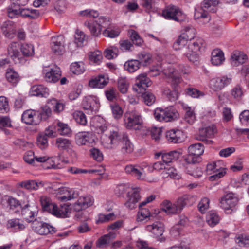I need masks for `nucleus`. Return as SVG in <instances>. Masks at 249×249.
<instances>
[{
  "label": "nucleus",
  "mask_w": 249,
  "mask_h": 249,
  "mask_svg": "<svg viewBox=\"0 0 249 249\" xmlns=\"http://www.w3.org/2000/svg\"><path fill=\"white\" fill-rule=\"evenodd\" d=\"M188 41L184 37L180 35L173 44V48L176 50H182L184 55L193 63L198 61L199 52L204 45V41L201 38H197L193 41H189L187 47H185Z\"/></svg>",
  "instance_id": "nucleus-1"
},
{
  "label": "nucleus",
  "mask_w": 249,
  "mask_h": 249,
  "mask_svg": "<svg viewBox=\"0 0 249 249\" xmlns=\"http://www.w3.org/2000/svg\"><path fill=\"white\" fill-rule=\"evenodd\" d=\"M40 202L43 211L57 217H67L70 213V209L66 205H61L58 207L56 204L52 202L51 199L47 196H42L40 197Z\"/></svg>",
  "instance_id": "nucleus-2"
},
{
  "label": "nucleus",
  "mask_w": 249,
  "mask_h": 249,
  "mask_svg": "<svg viewBox=\"0 0 249 249\" xmlns=\"http://www.w3.org/2000/svg\"><path fill=\"white\" fill-rule=\"evenodd\" d=\"M219 3L218 0H203L200 8L195 9L194 17L196 19L203 18L205 23L210 20L208 12L215 13L217 10V5Z\"/></svg>",
  "instance_id": "nucleus-3"
},
{
  "label": "nucleus",
  "mask_w": 249,
  "mask_h": 249,
  "mask_svg": "<svg viewBox=\"0 0 249 249\" xmlns=\"http://www.w3.org/2000/svg\"><path fill=\"white\" fill-rule=\"evenodd\" d=\"M190 196L189 195H184L179 197L174 203L168 200H164L162 202V210L167 214H176L181 212Z\"/></svg>",
  "instance_id": "nucleus-4"
},
{
  "label": "nucleus",
  "mask_w": 249,
  "mask_h": 249,
  "mask_svg": "<svg viewBox=\"0 0 249 249\" xmlns=\"http://www.w3.org/2000/svg\"><path fill=\"white\" fill-rule=\"evenodd\" d=\"M124 120L125 127L129 130L139 129L142 123L141 115L135 110L127 111Z\"/></svg>",
  "instance_id": "nucleus-5"
},
{
  "label": "nucleus",
  "mask_w": 249,
  "mask_h": 249,
  "mask_svg": "<svg viewBox=\"0 0 249 249\" xmlns=\"http://www.w3.org/2000/svg\"><path fill=\"white\" fill-rule=\"evenodd\" d=\"M154 116L157 121L169 122L173 121L178 118V113L173 107H167L165 109L158 107L154 110Z\"/></svg>",
  "instance_id": "nucleus-6"
},
{
  "label": "nucleus",
  "mask_w": 249,
  "mask_h": 249,
  "mask_svg": "<svg viewBox=\"0 0 249 249\" xmlns=\"http://www.w3.org/2000/svg\"><path fill=\"white\" fill-rule=\"evenodd\" d=\"M162 15L165 19L178 22H183L186 18V15L178 7L173 5L166 6L162 11Z\"/></svg>",
  "instance_id": "nucleus-7"
},
{
  "label": "nucleus",
  "mask_w": 249,
  "mask_h": 249,
  "mask_svg": "<svg viewBox=\"0 0 249 249\" xmlns=\"http://www.w3.org/2000/svg\"><path fill=\"white\" fill-rule=\"evenodd\" d=\"M188 153L185 160L189 164H196L201 161L200 156L204 151V146L201 143H197L191 145L188 147Z\"/></svg>",
  "instance_id": "nucleus-8"
},
{
  "label": "nucleus",
  "mask_w": 249,
  "mask_h": 249,
  "mask_svg": "<svg viewBox=\"0 0 249 249\" xmlns=\"http://www.w3.org/2000/svg\"><path fill=\"white\" fill-rule=\"evenodd\" d=\"M123 135L117 128L110 129L108 136L106 135L102 138L103 145L107 149L115 148L118 143L123 140Z\"/></svg>",
  "instance_id": "nucleus-9"
},
{
  "label": "nucleus",
  "mask_w": 249,
  "mask_h": 249,
  "mask_svg": "<svg viewBox=\"0 0 249 249\" xmlns=\"http://www.w3.org/2000/svg\"><path fill=\"white\" fill-rule=\"evenodd\" d=\"M238 202V198L235 194L229 193L224 195L220 200V207L227 213H231Z\"/></svg>",
  "instance_id": "nucleus-10"
},
{
  "label": "nucleus",
  "mask_w": 249,
  "mask_h": 249,
  "mask_svg": "<svg viewBox=\"0 0 249 249\" xmlns=\"http://www.w3.org/2000/svg\"><path fill=\"white\" fill-rule=\"evenodd\" d=\"M32 228L35 232L41 235L53 234L56 231L55 228L48 223L38 220L33 221Z\"/></svg>",
  "instance_id": "nucleus-11"
},
{
  "label": "nucleus",
  "mask_w": 249,
  "mask_h": 249,
  "mask_svg": "<svg viewBox=\"0 0 249 249\" xmlns=\"http://www.w3.org/2000/svg\"><path fill=\"white\" fill-rule=\"evenodd\" d=\"M83 108L87 111V113H96L100 107V102L97 97L89 95L86 96L82 104Z\"/></svg>",
  "instance_id": "nucleus-12"
},
{
  "label": "nucleus",
  "mask_w": 249,
  "mask_h": 249,
  "mask_svg": "<svg viewBox=\"0 0 249 249\" xmlns=\"http://www.w3.org/2000/svg\"><path fill=\"white\" fill-rule=\"evenodd\" d=\"M19 45L16 42L10 43L7 48L8 55L16 64H24L26 60L20 54L18 49Z\"/></svg>",
  "instance_id": "nucleus-13"
},
{
  "label": "nucleus",
  "mask_w": 249,
  "mask_h": 249,
  "mask_svg": "<svg viewBox=\"0 0 249 249\" xmlns=\"http://www.w3.org/2000/svg\"><path fill=\"white\" fill-rule=\"evenodd\" d=\"M43 72L45 81L49 83L57 82L61 76L60 68L55 65L52 67L46 68L44 70Z\"/></svg>",
  "instance_id": "nucleus-14"
},
{
  "label": "nucleus",
  "mask_w": 249,
  "mask_h": 249,
  "mask_svg": "<svg viewBox=\"0 0 249 249\" xmlns=\"http://www.w3.org/2000/svg\"><path fill=\"white\" fill-rule=\"evenodd\" d=\"M232 81L231 77L223 76L213 78L210 82V86L214 91H218L222 90L225 87L230 85Z\"/></svg>",
  "instance_id": "nucleus-15"
},
{
  "label": "nucleus",
  "mask_w": 249,
  "mask_h": 249,
  "mask_svg": "<svg viewBox=\"0 0 249 249\" xmlns=\"http://www.w3.org/2000/svg\"><path fill=\"white\" fill-rule=\"evenodd\" d=\"M78 196L77 191L72 189L63 187L59 189L56 194V198L58 200L66 202L77 198Z\"/></svg>",
  "instance_id": "nucleus-16"
},
{
  "label": "nucleus",
  "mask_w": 249,
  "mask_h": 249,
  "mask_svg": "<svg viewBox=\"0 0 249 249\" xmlns=\"http://www.w3.org/2000/svg\"><path fill=\"white\" fill-rule=\"evenodd\" d=\"M51 48L54 53L61 55L65 52V38L59 35L52 37Z\"/></svg>",
  "instance_id": "nucleus-17"
},
{
  "label": "nucleus",
  "mask_w": 249,
  "mask_h": 249,
  "mask_svg": "<svg viewBox=\"0 0 249 249\" xmlns=\"http://www.w3.org/2000/svg\"><path fill=\"white\" fill-rule=\"evenodd\" d=\"M38 213L37 207L35 205H25L22 209L21 213L23 218L28 222L33 223Z\"/></svg>",
  "instance_id": "nucleus-18"
},
{
  "label": "nucleus",
  "mask_w": 249,
  "mask_h": 249,
  "mask_svg": "<svg viewBox=\"0 0 249 249\" xmlns=\"http://www.w3.org/2000/svg\"><path fill=\"white\" fill-rule=\"evenodd\" d=\"M21 120L29 125H36L39 124L36 110L28 109L24 111L21 116Z\"/></svg>",
  "instance_id": "nucleus-19"
},
{
  "label": "nucleus",
  "mask_w": 249,
  "mask_h": 249,
  "mask_svg": "<svg viewBox=\"0 0 249 249\" xmlns=\"http://www.w3.org/2000/svg\"><path fill=\"white\" fill-rule=\"evenodd\" d=\"M139 191L140 189L137 188L127 193L128 199L125 203V206L127 208L130 209H133L136 207V204L140 199Z\"/></svg>",
  "instance_id": "nucleus-20"
},
{
  "label": "nucleus",
  "mask_w": 249,
  "mask_h": 249,
  "mask_svg": "<svg viewBox=\"0 0 249 249\" xmlns=\"http://www.w3.org/2000/svg\"><path fill=\"white\" fill-rule=\"evenodd\" d=\"M144 167L143 165L142 166L139 165H133L132 164L128 165L125 167V172L130 174L138 179H143L145 177V174L143 172Z\"/></svg>",
  "instance_id": "nucleus-21"
},
{
  "label": "nucleus",
  "mask_w": 249,
  "mask_h": 249,
  "mask_svg": "<svg viewBox=\"0 0 249 249\" xmlns=\"http://www.w3.org/2000/svg\"><path fill=\"white\" fill-rule=\"evenodd\" d=\"M75 141L79 145L92 143L94 142V137L90 132H81L76 134Z\"/></svg>",
  "instance_id": "nucleus-22"
},
{
  "label": "nucleus",
  "mask_w": 249,
  "mask_h": 249,
  "mask_svg": "<svg viewBox=\"0 0 249 249\" xmlns=\"http://www.w3.org/2000/svg\"><path fill=\"white\" fill-rule=\"evenodd\" d=\"M166 138L169 142L180 143L183 141V134L178 129H171L166 132Z\"/></svg>",
  "instance_id": "nucleus-23"
},
{
  "label": "nucleus",
  "mask_w": 249,
  "mask_h": 249,
  "mask_svg": "<svg viewBox=\"0 0 249 249\" xmlns=\"http://www.w3.org/2000/svg\"><path fill=\"white\" fill-rule=\"evenodd\" d=\"M94 199L91 196L80 197L74 205L75 211H80L92 205Z\"/></svg>",
  "instance_id": "nucleus-24"
},
{
  "label": "nucleus",
  "mask_w": 249,
  "mask_h": 249,
  "mask_svg": "<svg viewBox=\"0 0 249 249\" xmlns=\"http://www.w3.org/2000/svg\"><path fill=\"white\" fill-rule=\"evenodd\" d=\"M146 230L151 232L155 237H158L161 236L164 231L163 224L160 222H155L151 225H147Z\"/></svg>",
  "instance_id": "nucleus-25"
},
{
  "label": "nucleus",
  "mask_w": 249,
  "mask_h": 249,
  "mask_svg": "<svg viewBox=\"0 0 249 249\" xmlns=\"http://www.w3.org/2000/svg\"><path fill=\"white\" fill-rule=\"evenodd\" d=\"M150 80L147 77L146 73H142L138 76L136 79V83L133 89L138 91V89H145L148 86Z\"/></svg>",
  "instance_id": "nucleus-26"
},
{
  "label": "nucleus",
  "mask_w": 249,
  "mask_h": 249,
  "mask_svg": "<svg viewBox=\"0 0 249 249\" xmlns=\"http://www.w3.org/2000/svg\"><path fill=\"white\" fill-rule=\"evenodd\" d=\"M162 93L169 101L172 102L176 101L179 96L177 84H175L173 90H171L168 87H164L162 90Z\"/></svg>",
  "instance_id": "nucleus-27"
},
{
  "label": "nucleus",
  "mask_w": 249,
  "mask_h": 249,
  "mask_svg": "<svg viewBox=\"0 0 249 249\" xmlns=\"http://www.w3.org/2000/svg\"><path fill=\"white\" fill-rule=\"evenodd\" d=\"M108 79L102 75L91 79L89 82V86L92 88L102 89L107 85Z\"/></svg>",
  "instance_id": "nucleus-28"
},
{
  "label": "nucleus",
  "mask_w": 249,
  "mask_h": 249,
  "mask_svg": "<svg viewBox=\"0 0 249 249\" xmlns=\"http://www.w3.org/2000/svg\"><path fill=\"white\" fill-rule=\"evenodd\" d=\"M163 73L167 77L171 78L174 84H178L180 82V76L177 71L175 70L172 65H169L163 70Z\"/></svg>",
  "instance_id": "nucleus-29"
},
{
  "label": "nucleus",
  "mask_w": 249,
  "mask_h": 249,
  "mask_svg": "<svg viewBox=\"0 0 249 249\" xmlns=\"http://www.w3.org/2000/svg\"><path fill=\"white\" fill-rule=\"evenodd\" d=\"M231 63L233 66H238L245 63L247 60V56L243 52L235 51L231 54Z\"/></svg>",
  "instance_id": "nucleus-30"
},
{
  "label": "nucleus",
  "mask_w": 249,
  "mask_h": 249,
  "mask_svg": "<svg viewBox=\"0 0 249 249\" xmlns=\"http://www.w3.org/2000/svg\"><path fill=\"white\" fill-rule=\"evenodd\" d=\"M225 60L223 51L219 49L213 50L211 53V63L214 66H219L223 64Z\"/></svg>",
  "instance_id": "nucleus-31"
},
{
  "label": "nucleus",
  "mask_w": 249,
  "mask_h": 249,
  "mask_svg": "<svg viewBox=\"0 0 249 249\" xmlns=\"http://www.w3.org/2000/svg\"><path fill=\"white\" fill-rule=\"evenodd\" d=\"M6 227L14 232H18L25 228L23 223L18 218H13L8 220Z\"/></svg>",
  "instance_id": "nucleus-32"
},
{
  "label": "nucleus",
  "mask_w": 249,
  "mask_h": 249,
  "mask_svg": "<svg viewBox=\"0 0 249 249\" xmlns=\"http://www.w3.org/2000/svg\"><path fill=\"white\" fill-rule=\"evenodd\" d=\"M121 152L124 154H128L132 153L134 150L133 144L130 141L126 134L123 133V140L121 142Z\"/></svg>",
  "instance_id": "nucleus-33"
},
{
  "label": "nucleus",
  "mask_w": 249,
  "mask_h": 249,
  "mask_svg": "<svg viewBox=\"0 0 249 249\" xmlns=\"http://www.w3.org/2000/svg\"><path fill=\"white\" fill-rule=\"evenodd\" d=\"M31 93L33 96L47 98L49 95V90L43 85H36L31 88Z\"/></svg>",
  "instance_id": "nucleus-34"
},
{
  "label": "nucleus",
  "mask_w": 249,
  "mask_h": 249,
  "mask_svg": "<svg viewBox=\"0 0 249 249\" xmlns=\"http://www.w3.org/2000/svg\"><path fill=\"white\" fill-rule=\"evenodd\" d=\"M162 155L161 158L164 163L167 164L176 161L180 155V153L177 150L172 151L163 154L159 153L158 156Z\"/></svg>",
  "instance_id": "nucleus-35"
},
{
  "label": "nucleus",
  "mask_w": 249,
  "mask_h": 249,
  "mask_svg": "<svg viewBox=\"0 0 249 249\" xmlns=\"http://www.w3.org/2000/svg\"><path fill=\"white\" fill-rule=\"evenodd\" d=\"M37 117L39 119V124L41 121L48 120L52 116V110L48 106H45L36 110Z\"/></svg>",
  "instance_id": "nucleus-36"
},
{
  "label": "nucleus",
  "mask_w": 249,
  "mask_h": 249,
  "mask_svg": "<svg viewBox=\"0 0 249 249\" xmlns=\"http://www.w3.org/2000/svg\"><path fill=\"white\" fill-rule=\"evenodd\" d=\"M19 186L26 189L37 190L45 185L43 181H36L34 180H28L19 182Z\"/></svg>",
  "instance_id": "nucleus-37"
},
{
  "label": "nucleus",
  "mask_w": 249,
  "mask_h": 249,
  "mask_svg": "<svg viewBox=\"0 0 249 249\" xmlns=\"http://www.w3.org/2000/svg\"><path fill=\"white\" fill-rule=\"evenodd\" d=\"M40 15L38 10L36 9L20 8V16L23 18L36 19Z\"/></svg>",
  "instance_id": "nucleus-38"
},
{
  "label": "nucleus",
  "mask_w": 249,
  "mask_h": 249,
  "mask_svg": "<svg viewBox=\"0 0 249 249\" xmlns=\"http://www.w3.org/2000/svg\"><path fill=\"white\" fill-rule=\"evenodd\" d=\"M55 146L60 150H67L72 147L71 141L68 139L59 137L56 139Z\"/></svg>",
  "instance_id": "nucleus-39"
},
{
  "label": "nucleus",
  "mask_w": 249,
  "mask_h": 249,
  "mask_svg": "<svg viewBox=\"0 0 249 249\" xmlns=\"http://www.w3.org/2000/svg\"><path fill=\"white\" fill-rule=\"evenodd\" d=\"M115 235L110 233L105 234L100 237L96 241V246L99 248L107 247L111 241L115 238Z\"/></svg>",
  "instance_id": "nucleus-40"
},
{
  "label": "nucleus",
  "mask_w": 249,
  "mask_h": 249,
  "mask_svg": "<svg viewBox=\"0 0 249 249\" xmlns=\"http://www.w3.org/2000/svg\"><path fill=\"white\" fill-rule=\"evenodd\" d=\"M1 30L6 37H12L15 32V28L13 22L7 21L4 22L1 26Z\"/></svg>",
  "instance_id": "nucleus-41"
},
{
  "label": "nucleus",
  "mask_w": 249,
  "mask_h": 249,
  "mask_svg": "<svg viewBox=\"0 0 249 249\" xmlns=\"http://www.w3.org/2000/svg\"><path fill=\"white\" fill-rule=\"evenodd\" d=\"M128 36L132 42L133 45L137 46H142L143 43V40L139 33L133 29L128 31Z\"/></svg>",
  "instance_id": "nucleus-42"
},
{
  "label": "nucleus",
  "mask_w": 249,
  "mask_h": 249,
  "mask_svg": "<svg viewBox=\"0 0 249 249\" xmlns=\"http://www.w3.org/2000/svg\"><path fill=\"white\" fill-rule=\"evenodd\" d=\"M189 224V220L188 218L184 215H181L179 217V220L178 222V224L174 226L171 230V233L174 236H177L180 234V230L178 228L179 226L185 227Z\"/></svg>",
  "instance_id": "nucleus-43"
},
{
  "label": "nucleus",
  "mask_w": 249,
  "mask_h": 249,
  "mask_svg": "<svg viewBox=\"0 0 249 249\" xmlns=\"http://www.w3.org/2000/svg\"><path fill=\"white\" fill-rule=\"evenodd\" d=\"M84 24L89 30L92 35L98 36L101 35L102 29L98 24H96L95 21H86Z\"/></svg>",
  "instance_id": "nucleus-44"
},
{
  "label": "nucleus",
  "mask_w": 249,
  "mask_h": 249,
  "mask_svg": "<svg viewBox=\"0 0 249 249\" xmlns=\"http://www.w3.org/2000/svg\"><path fill=\"white\" fill-rule=\"evenodd\" d=\"M154 216L150 214L149 209L147 208H140L137 215V221L141 222L144 220L146 221L152 220L154 219Z\"/></svg>",
  "instance_id": "nucleus-45"
},
{
  "label": "nucleus",
  "mask_w": 249,
  "mask_h": 249,
  "mask_svg": "<svg viewBox=\"0 0 249 249\" xmlns=\"http://www.w3.org/2000/svg\"><path fill=\"white\" fill-rule=\"evenodd\" d=\"M6 78L9 82L13 84H17L20 80L19 74L12 68L7 69Z\"/></svg>",
  "instance_id": "nucleus-46"
},
{
  "label": "nucleus",
  "mask_w": 249,
  "mask_h": 249,
  "mask_svg": "<svg viewBox=\"0 0 249 249\" xmlns=\"http://www.w3.org/2000/svg\"><path fill=\"white\" fill-rule=\"evenodd\" d=\"M206 221L210 226L213 227L219 222L220 217L216 212L211 211L207 214Z\"/></svg>",
  "instance_id": "nucleus-47"
},
{
  "label": "nucleus",
  "mask_w": 249,
  "mask_h": 249,
  "mask_svg": "<svg viewBox=\"0 0 249 249\" xmlns=\"http://www.w3.org/2000/svg\"><path fill=\"white\" fill-rule=\"evenodd\" d=\"M216 132V128L214 125L212 124L199 130V134L202 137H211Z\"/></svg>",
  "instance_id": "nucleus-48"
},
{
  "label": "nucleus",
  "mask_w": 249,
  "mask_h": 249,
  "mask_svg": "<svg viewBox=\"0 0 249 249\" xmlns=\"http://www.w3.org/2000/svg\"><path fill=\"white\" fill-rule=\"evenodd\" d=\"M137 58L140 62V65L146 66L151 63L152 62L151 55L146 52H142L137 55Z\"/></svg>",
  "instance_id": "nucleus-49"
},
{
  "label": "nucleus",
  "mask_w": 249,
  "mask_h": 249,
  "mask_svg": "<svg viewBox=\"0 0 249 249\" xmlns=\"http://www.w3.org/2000/svg\"><path fill=\"white\" fill-rule=\"evenodd\" d=\"M140 62L137 60H131L126 62L124 68L129 72H134L140 68Z\"/></svg>",
  "instance_id": "nucleus-50"
},
{
  "label": "nucleus",
  "mask_w": 249,
  "mask_h": 249,
  "mask_svg": "<svg viewBox=\"0 0 249 249\" xmlns=\"http://www.w3.org/2000/svg\"><path fill=\"white\" fill-rule=\"evenodd\" d=\"M183 108L185 111V120L190 124H192L196 120L194 110L189 107L184 106Z\"/></svg>",
  "instance_id": "nucleus-51"
},
{
  "label": "nucleus",
  "mask_w": 249,
  "mask_h": 249,
  "mask_svg": "<svg viewBox=\"0 0 249 249\" xmlns=\"http://www.w3.org/2000/svg\"><path fill=\"white\" fill-rule=\"evenodd\" d=\"M47 104L52 106L54 112L57 113L63 110L64 108V105L62 103L58 102L54 98L49 99L47 102Z\"/></svg>",
  "instance_id": "nucleus-52"
},
{
  "label": "nucleus",
  "mask_w": 249,
  "mask_h": 249,
  "mask_svg": "<svg viewBox=\"0 0 249 249\" xmlns=\"http://www.w3.org/2000/svg\"><path fill=\"white\" fill-rule=\"evenodd\" d=\"M73 117L75 121L82 125H86L87 120L85 114L81 111H75L73 113Z\"/></svg>",
  "instance_id": "nucleus-53"
},
{
  "label": "nucleus",
  "mask_w": 249,
  "mask_h": 249,
  "mask_svg": "<svg viewBox=\"0 0 249 249\" xmlns=\"http://www.w3.org/2000/svg\"><path fill=\"white\" fill-rule=\"evenodd\" d=\"M56 125L58 132L61 135L68 136L71 133V130L67 124L58 122Z\"/></svg>",
  "instance_id": "nucleus-54"
},
{
  "label": "nucleus",
  "mask_w": 249,
  "mask_h": 249,
  "mask_svg": "<svg viewBox=\"0 0 249 249\" xmlns=\"http://www.w3.org/2000/svg\"><path fill=\"white\" fill-rule=\"evenodd\" d=\"M86 42L85 34L84 32L77 30L74 35V43L78 47H81Z\"/></svg>",
  "instance_id": "nucleus-55"
},
{
  "label": "nucleus",
  "mask_w": 249,
  "mask_h": 249,
  "mask_svg": "<svg viewBox=\"0 0 249 249\" xmlns=\"http://www.w3.org/2000/svg\"><path fill=\"white\" fill-rule=\"evenodd\" d=\"M71 71L76 74H80L85 71L84 64L82 62H76L71 65Z\"/></svg>",
  "instance_id": "nucleus-56"
},
{
  "label": "nucleus",
  "mask_w": 249,
  "mask_h": 249,
  "mask_svg": "<svg viewBox=\"0 0 249 249\" xmlns=\"http://www.w3.org/2000/svg\"><path fill=\"white\" fill-rule=\"evenodd\" d=\"M195 29L192 27H185L182 31L181 35L184 37L185 39L188 41H192V39L194 38L195 36ZM193 40H192L193 41Z\"/></svg>",
  "instance_id": "nucleus-57"
},
{
  "label": "nucleus",
  "mask_w": 249,
  "mask_h": 249,
  "mask_svg": "<svg viewBox=\"0 0 249 249\" xmlns=\"http://www.w3.org/2000/svg\"><path fill=\"white\" fill-rule=\"evenodd\" d=\"M89 61L91 63L99 64L102 59V53L100 51L90 52L89 54Z\"/></svg>",
  "instance_id": "nucleus-58"
},
{
  "label": "nucleus",
  "mask_w": 249,
  "mask_h": 249,
  "mask_svg": "<svg viewBox=\"0 0 249 249\" xmlns=\"http://www.w3.org/2000/svg\"><path fill=\"white\" fill-rule=\"evenodd\" d=\"M129 87L127 80L124 77H120L118 80V87L119 91L123 94L126 93Z\"/></svg>",
  "instance_id": "nucleus-59"
},
{
  "label": "nucleus",
  "mask_w": 249,
  "mask_h": 249,
  "mask_svg": "<svg viewBox=\"0 0 249 249\" xmlns=\"http://www.w3.org/2000/svg\"><path fill=\"white\" fill-rule=\"evenodd\" d=\"M21 51L25 56H31L34 54V48L30 44H23L21 47Z\"/></svg>",
  "instance_id": "nucleus-60"
},
{
  "label": "nucleus",
  "mask_w": 249,
  "mask_h": 249,
  "mask_svg": "<svg viewBox=\"0 0 249 249\" xmlns=\"http://www.w3.org/2000/svg\"><path fill=\"white\" fill-rule=\"evenodd\" d=\"M143 102L147 106H151L155 101L156 97L155 95L149 92H145L142 95Z\"/></svg>",
  "instance_id": "nucleus-61"
},
{
  "label": "nucleus",
  "mask_w": 249,
  "mask_h": 249,
  "mask_svg": "<svg viewBox=\"0 0 249 249\" xmlns=\"http://www.w3.org/2000/svg\"><path fill=\"white\" fill-rule=\"evenodd\" d=\"M236 242L241 247L249 246V236L246 234H241L235 238Z\"/></svg>",
  "instance_id": "nucleus-62"
},
{
  "label": "nucleus",
  "mask_w": 249,
  "mask_h": 249,
  "mask_svg": "<svg viewBox=\"0 0 249 249\" xmlns=\"http://www.w3.org/2000/svg\"><path fill=\"white\" fill-rule=\"evenodd\" d=\"M105 93L106 97L108 101L114 102L116 100L118 92L115 88L108 89L105 91Z\"/></svg>",
  "instance_id": "nucleus-63"
},
{
  "label": "nucleus",
  "mask_w": 249,
  "mask_h": 249,
  "mask_svg": "<svg viewBox=\"0 0 249 249\" xmlns=\"http://www.w3.org/2000/svg\"><path fill=\"white\" fill-rule=\"evenodd\" d=\"M91 157L95 160L101 162L103 160V154L98 148H92L90 150Z\"/></svg>",
  "instance_id": "nucleus-64"
}]
</instances>
